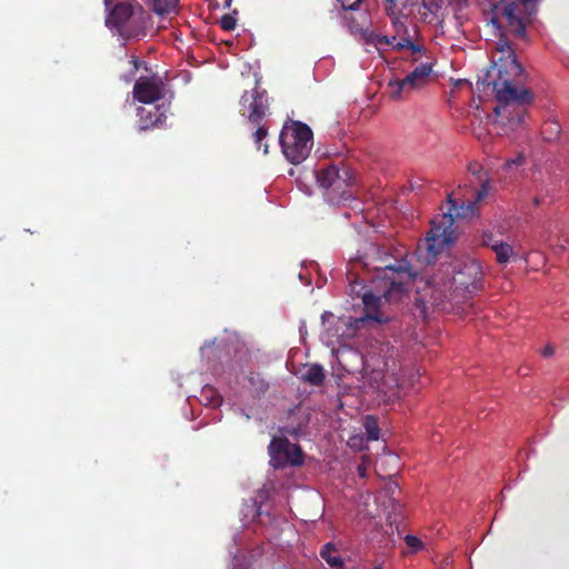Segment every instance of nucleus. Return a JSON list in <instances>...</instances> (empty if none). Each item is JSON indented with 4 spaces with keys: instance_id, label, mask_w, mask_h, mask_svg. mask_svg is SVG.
Wrapping results in <instances>:
<instances>
[{
    "instance_id": "nucleus-28",
    "label": "nucleus",
    "mask_w": 569,
    "mask_h": 569,
    "mask_svg": "<svg viewBox=\"0 0 569 569\" xmlns=\"http://www.w3.org/2000/svg\"><path fill=\"white\" fill-rule=\"evenodd\" d=\"M405 541L407 546L412 548L413 550H419L422 548V542L416 536L407 535L405 537Z\"/></svg>"
},
{
    "instance_id": "nucleus-31",
    "label": "nucleus",
    "mask_w": 569,
    "mask_h": 569,
    "mask_svg": "<svg viewBox=\"0 0 569 569\" xmlns=\"http://www.w3.org/2000/svg\"><path fill=\"white\" fill-rule=\"evenodd\" d=\"M338 1L341 3V8H342L343 10H352V11H355V10H358V9H359L360 3H361L363 0H356V1H355L352 4H350V6H347V4L343 2V0H338Z\"/></svg>"
},
{
    "instance_id": "nucleus-32",
    "label": "nucleus",
    "mask_w": 569,
    "mask_h": 569,
    "mask_svg": "<svg viewBox=\"0 0 569 569\" xmlns=\"http://www.w3.org/2000/svg\"><path fill=\"white\" fill-rule=\"evenodd\" d=\"M497 240H493V236L491 233L483 234L482 237V246L490 247V244H493Z\"/></svg>"
},
{
    "instance_id": "nucleus-40",
    "label": "nucleus",
    "mask_w": 569,
    "mask_h": 569,
    "mask_svg": "<svg viewBox=\"0 0 569 569\" xmlns=\"http://www.w3.org/2000/svg\"><path fill=\"white\" fill-rule=\"evenodd\" d=\"M204 392L213 393V392H214V390H213V389H211V388H209V389H207Z\"/></svg>"
},
{
    "instance_id": "nucleus-23",
    "label": "nucleus",
    "mask_w": 569,
    "mask_h": 569,
    "mask_svg": "<svg viewBox=\"0 0 569 569\" xmlns=\"http://www.w3.org/2000/svg\"><path fill=\"white\" fill-rule=\"evenodd\" d=\"M396 39V36L388 37L385 34L371 32L367 38V42L376 46H391L393 44Z\"/></svg>"
},
{
    "instance_id": "nucleus-9",
    "label": "nucleus",
    "mask_w": 569,
    "mask_h": 569,
    "mask_svg": "<svg viewBox=\"0 0 569 569\" xmlns=\"http://www.w3.org/2000/svg\"><path fill=\"white\" fill-rule=\"evenodd\" d=\"M419 0H385V11L398 36L409 33L406 21L415 13Z\"/></svg>"
},
{
    "instance_id": "nucleus-15",
    "label": "nucleus",
    "mask_w": 569,
    "mask_h": 569,
    "mask_svg": "<svg viewBox=\"0 0 569 569\" xmlns=\"http://www.w3.org/2000/svg\"><path fill=\"white\" fill-rule=\"evenodd\" d=\"M301 378L309 385L319 387L323 383L326 379V373L321 365L313 363L305 368V370L301 373Z\"/></svg>"
},
{
    "instance_id": "nucleus-41",
    "label": "nucleus",
    "mask_w": 569,
    "mask_h": 569,
    "mask_svg": "<svg viewBox=\"0 0 569 569\" xmlns=\"http://www.w3.org/2000/svg\"><path fill=\"white\" fill-rule=\"evenodd\" d=\"M263 152H264V153H267V152H268V146H267V144H264Z\"/></svg>"
},
{
    "instance_id": "nucleus-6",
    "label": "nucleus",
    "mask_w": 569,
    "mask_h": 569,
    "mask_svg": "<svg viewBox=\"0 0 569 569\" xmlns=\"http://www.w3.org/2000/svg\"><path fill=\"white\" fill-rule=\"evenodd\" d=\"M315 174L318 186L326 190V197L330 202L339 203L351 197L347 191L350 179L347 170L341 174L337 166L329 164L318 169Z\"/></svg>"
},
{
    "instance_id": "nucleus-33",
    "label": "nucleus",
    "mask_w": 569,
    "mask_h": 569,
    "mask_svg": "<svg viewBox=\"0 0 569 569\" xmlns=\"http://www.w3.org/2000/svg\"><path fill=\"white\" fill-rule=\"evenodd\" d=\"M350 320L349 319H339L337 321V330L341 329V328H348L350 326Z\"/></svg>"
},
{
    "instance_id": "nucleus-25",
    "label": "nucleus",
    "mask_w": 569,
    "mask_h": 569,
    "mask_svg": "<svg viewBox=\"0 0 569 569\" xmlns=\"http://www.w3.org/2000/svg\"><path fill=\"white\" fill-rule=\"evenodd\" d=\"M258 128L256 130V132L253 133V140H254V143L257 146L258 149L261 148V141L267 137L268 134V128L260 123V124H257Z\"/></svg>"
},
{
    "instance_id": "nucleus-26",
    "label": "nucleus",
    "mask_w": 569,
    "mask_h": 569,
    "mask_svg": "<svg viewBox=\"0 0 569 569\" xmlns=\"http://www.w3.org/2000/svg\"><path fill=\"white\" fill-rule=\"evenodd\" d=\"M236 18L231 14H224L220 19V27L226 31H231L236 28Z\"/></svg>"
},
{
    "instance_id": "nucleus-17",
    "label": "nucleus",
    "mask_w": 569,
    "mask_h": 569,
    "mask_svg": "<svg viewBox=\"0 0 569 569\" xmlns=\"http://www.w3.org/2000/svg\"><path fill=\"white\" fill-rule=\"evenodd\" d=\"M490 248L496 253V259L500 264L507 263L513 254V248L503 241H496L493 244H490Z\"/></svg>"
},
{
    "instance_id": "nucleus-1",
    "label": "nucleus",
    "mask_w": 569,
    "mask_h": 569,
    "mask_svg": "<svg viewBox=\"0 0 569 569\" xmlns=\"http://www.w3.org/2000/svg\"><path fill=\"white\" fill-rule=\"evenodd\" d=\"M381 247L370 244L361 258V263L370 276V282L377 293L365 292L362 302L365 305L366 319L385 323L389 321L381 310L382 300L387 303L400 300L405 291V281L415 278L410 263L406 259H393Z\"/></svg>"
},
{
    "instance_id": "nucleus-4",
    "label": "nucleus",
    "mask_w": 569,
    "mask_h": 569,
    "mask_svg": "<svg viewBox=\"0 0 569 569\" xmlns=\"http://www.w3.org/2000/svg\"><path fill=\"white\" fill-rule=\"evenodd\" d=\"M312 131L306 123H286L279 136V143L286 159L293 164L305 161L312 148Z\"/></svg>"
},
{
    "instance_id": "nucleus-30",
    "label": "nucleus",
    "mask_w": 569,
    "mask_h": 569,
    "mask_svg": "<svg viewBox=\"0 0 569 569\" xmlns=\"http://www.w3.org/2000/svg\"><path fill=\"white\" fill-rule=\"evenodd\" d=\"M525 163V157L522 154H518L513 159H509L506 161V167L511 168L512 166H521Z\"/></svg>"
},
{
    "instance_id": "nucleus-3",
    "label": "nucleus",
    "mask_w": 569,
    "mask_h": 569,
    "mask_svg": "<svg viewBox=\"0 0 569 569\" xmlns=\"http://www.w3.org/2000/svg\"><path fill=\"white\" fill-rule=\"evenodd\" d=\"M491 181L488 179L482 180L481 186L475 190L473 200H468L461 204H457L448 196L449 212L442 213L431 221L430 231L426 237V248L431 258L439 254L446 247H449L455 241L453 216L458 218H471L477 214L478 203L481 202L489 193Z\"/></svg>"
},
{
    "instance_id": "nucleus-5",
    "label": "nucleus",
    "mask_w": 569,
    "mask_h": 569,
    "mask_svg": "<svg viewBox=\"0 0 569 569\" xmlns=\"http://www.w3.org/2000/svg\"><path fill=\"white\" fill-rule=\"evenodd\" d=\"M482 269L478 261L468 259L459 261L452 269L449 288L445 291V298H465L467 293H473L482 288Z\"/></svg>"
},
{
    "instance_id": "nucleus-37",
    "label": "nucleus",
    "mask_w": 569,
    "mask_h": 569,
    "mask_svg": "<svg viewBox=\"0 0 569 569\" xmlns=\"http://www.w3.org/2000/svg\"><path fill=\"white\" fill-rule=\"evenodd\" d=\"M491 22H492V24H495L498 29H500V22H499L498 18H492V19H491Z\"/></svg>"
},
{
    "instance_id": "nucleus-13",
    "label": "nucleus",
    "mask_w": 569,
    "mask_h": 569,
    "mask_svg": "<svg viewBox=\"0 0 569 569\" xmlns=\"http://www.w3.org/2000/svg\"><path fill=\"white\" fill-rule=\"evenodd\" d=\"M525 9L516 2L511 1L503 7L501 17L506 20L507 29L510 33L518 38L526 36L527 23L529 17L525 14Z\"/></svg>"
},
{
    "instance_id": "nucleus-7",
    "label": "nucleus",
    "mask_w": 569,
    "mask_h": 569,
    "mask_svg": "<svg viewBox=\"0 0 569 569\" xmlns=\"http://www.w3.org/2000/svg\"><path fill=\"white\" fill-rule=\"evenodd\" d=\"M106 7L109 13L106 18V26L116 29L120 36L129 37L127 24L137 13H143L142 6L134 0H106Z\"/></svg>"
},
{
    "instance_id": "nucleus-38",
    "label": "nucleus",
    "mask_w": 569,
    "mask_h": 569,
    "mask_svg": "<svg viewBox=\"0 0 569 569\" xmlns=\"http://www.w3.org/2000/svg\"><path fill=\"white\" fill-rule=\"evenodd\" d=\"M540 202H541V201H540V198H539V197H535V198H533V204H535V206H539V204H540Z\"/></svg>"
},
{
    "instance_id": "nucleus-16",
    "label": "nucleus",
    "mask_w": 569,
    "mask_h": 569,
    "mask_svg": "<svg viewBox=\"0 0 569 569\" xmlns=\"http://www.w3.org/2000/svg\"><path fill=\"white\" fill-rule=\"evenodd\" d=\"M321 558L332 568L345 569L343 560L337 555L335 546L330 542L326 543L320 551Z\"/></svg>"
},
{
    "instance_id": "nucleus-2",
    "label": "nucleus",
    "mask_w": 569,
    "mask_h": 569,
    "mask_svg": "<svg viewBox=\"0 0 569 569\" xmlns=\"http://www.w3.org/2000/svg\"><path fill=\"white\" fill-rule=\"evenodd\" d=\"M492 71H497V77L489 81L491 74L488 71L481 84L492 86L498 101L493 112L499 118L493 124L498 134L503 136L509 129L513 130L523 122L527 107L533 102V94L521 86L526 78L525 70L512 52L505 59L501 58L499 63H495Z\"/></svg>"
},
{
    "instance_id": "nucleus-19",
    "label": "nucleus",
    "mask_w": 569,
    "mask_h": 569,
    "mask_svg": "<svg viewBox=\"0 0 569 569\" xmlns=\"http://www.w3.org/2000/svg\"><path fill=\"white\" fill-rule=\"evenodd\" d=\"M179 0H152V10L160 16L173 12L178 7Z\"/></svg>"
},
{
    "instance_id": "nucleus-34",
    "label": "nucleus",
    "mask_w": 569,
    "mask_h": 569,
    "mask_svg": "<svg viewBox=\"0 0 569 569\" xmlns=\"http://www.w3.org/2000/svg\"><path fill=\"white\" fill-rule=\"evenodd\" d=\"M553 352H555L553 347H552L551 345H547V346L543 348V350H542V356H543V357H550V356H552V355H553Z\"/></svg>"
},
{
    "instance_id": "nucleus-27",
    "label": "nucleus",
    "mask_w": 569,
    "mask_h": 569,
    "mask_svg": "<svg viewBox=\"0 0 569 569\" xmlns=\"http://www.w3.org/2000/svg\"><path fill=\"white\" fill-rule=\"evenodd\" d=\"M468 169H469V171L473 176L478 177V180H479L480 184L482 183V180H485V179H488L490 181L488 174L486 172H482V169H481L480 164H478V163H470Z\"/></svg>"
},
{
    "instance_id": "nucleus-18",
    "label": "nucleus",
    "mask_w": 569,
    "mask_h": 569,
    "mask_svg": "<svg viewBox=\"0 0 569 569\" xmlns=\"http://www.w3.org/2000/svg\"><path fill=\"white\" fill-rule=\"evenodd\" d=\"M248 380L256 397L263 396L269 389V383L259 373H250Z\"/></svg>"
},
{
    "instance_id": "nucleus-35",
    "label": "nucleus",
    "mask_w": 569,
    "mask_h": 569,
    "mask_svg": "<svg viewBox=\"0 0 569 569\" xmlns=\"http://www.w3.org/2000/svg\"><path fill=\"white\" fill-rule=\"evenodd\" d=\"M533 1L535 0H517L516 2H518L521 6V8H523L526 10V7L528 4H532Z\"/></svg>"
},
{
    "instance_id": "nucleus-39",
    "label": "nucleus",
    "mask_w": 569,
    "mask_h": 569,
    "mask_svg": "<svg viewBox=\"0 0 569 569\" xmlns=\"http://www.w3.org/2000/svg\"><path fill=\"white\" fill-rule=\"evenodd\" d=\"M373 569H383L382 565L381 563H378L373 567Z\"/></svg>"
},
{
    "instance_id": "nucleus-8",
    "label": "nucleus",
    "mask_w": 569,
    "mask_h": 569,
    "mask_svg": "<svg viewBox=\"0 0 569 569\" xmlns=\"http://www.w3.org/2000/svg\"><path fill=\"white\" fill-rule=\"evenodd\" d=\"M269 455L274 468L300 466L303 462L301 448L287 438H273L269 445Z\"/></svg>"
},
{
    "instance_id": "nucleus-21",
    "label": "nucleus",
    "mask_w": 569,
    "mask_h": 569,
    "mask_svg": "<svg viewBox=\"0 0 569 569\" xmlns=\"http://www.w3.org/2000/svg\"><path fill=\"white\" fill-rule=\"evenodd\" d=\"M365 429L369 440L376 441L380 436V428L377 420L372 416H367L365 419Z\"/></svg>"
},
{
    "instance_id": "nucleus-12",
    "label": "nucleus",
    "mask_w": 569,
    "mask_h": 569,
    "mask_svg": "<svg viewBox=\"0 0 569 569\" xmlns=\"http://www.w3.org/2000/svg\"><path fill=\"white\" fill-rule=\"evenodd\" d=\"M432 71L431 64L421 63L417 66L403 79L389 82V87L395 88L391 92L393 98H398L402 91H410L423 86Z\"/></svg>"
},
{
    "instance_id": "nucleus-11",
    "label": "nucleus",
    "mask_w": 569,
    "mask_h": 569,
    "mask_svg": "<svg viewBox=\"0 0 569 569\" xmlns=\"http://www.w3.org/2000/svg\"><path fill=\"white\" fill-rule=\"evenodd\" d=\"M132 93L139 102L151 104L164 97L166 86L158 76L140 77L133 86Z\"/></svg>"
},
{
    "instance_id": "nucleus-36",
    "label": "nucleus",
    "mask_w": 569,
    "mask_h": 569,
    "mask_svg": "<svg viewBox=\"0 0 569 569\" xmlns=\"http://www.w3.org/2000/svg\"><path fill=\"white\" fill-rule=\"evenodd\" d=\"M409 50H411L412 52H420L422 50V47L412 42V46L409 47Z\"/></svg>"
},
{
    "instance_id": "nucleus-22",
    "label": "nucleus",
    "mask_w": 569,
    "mask_h": 569,
    "mask_svg": "<svg viewBox=\"0 0 569 569\" xmlns=\"http://www.w3.org/2000/svg\"><path fill=\"white\" fill-rule=\"evenodd\" d=\"M442 0H421V7L425 10L421 12L422 20L427 19V13L436 14L437 11L441 8ZM420 6V2L417 7Z\"/></svg>"
},
{
    "instance_id": "nucleus-20",
    "label": "nucleus",
    "mask_w": 569,
    "mask_h": 569,
    "mask_svg": "<svg viewBox=\"0 0 569 569\" xmlns=\"http://www.w3.org/2000/svg\"><path fill=\"white\" fill-rule=\"evenodd\" d=\"M561 126L557 121H548L543 124L542 136L547 141H555L560 137Z\"/></svg>"
},
{
    "instance_id": "nucleus-14",
    "label": "nucleus",
    "mask_w": 569,
    "mask_h": 569,
    "mask_svg": "<svg viewBox=\"0 0 569 569\" xmlns=\"http://www.w3.org/2000/svg\"><path fill=\"white\" fill-rule=\"evenodd\" d=\"M164 104L152 107H139L137 109L138 126L140 131L160 128L167 120Z\"/></svg>"
},
{
    "instance_id": "nucleus-24",
    "label": "nucleus",
    "mask_w": 569,
    "mask_h": 569,
    "mask_svg": "<svg viewBox=\"0 0 569 569\" xmlns=\"http://www.w3.org/2000/svg\"><path fill=\"white\" fill-rule=\"evenodd\" d=\"M400 37V40L399 41H395L393 44H391V47L397 50V51H401L403 49H409L410 46H412V39L410 37V33H407L405 36H399Z\"/></svg>"
},
{
    "instance_id": "nucleus-10",
    "label": "nucleus",
    "mask_w": 569,
    "mask_h": 569,
    "mask_svg": "<svg viewBox=\"0 0 569 569\" xmlns=\"http://www.w3.org/2000/svg\"><path fill=\"white\" fill-rule=\"evenodd\" d=\"M242 112L253 124H260L269 112V103L266 91L258 88L246 91L241 97Z\"/></svg>"
},
{
    "instance_id": "nucleus-29",
    "label": "nucleus",
    "mask_w": 569,
    "mask_h": 569,
    "mask_svg": "<svg viewBox=\"0 0 569 569\" xmlns=\"http://www.w3.org/2000/svg\"><path fill=\"white\" fill-rule=\"evenodd\" d=\"M130 64L132 66L131 73H136L140 67H143L146 70H148L147 63L141 62L137 57H131Z\"/></svg>"
}]
</instances>
